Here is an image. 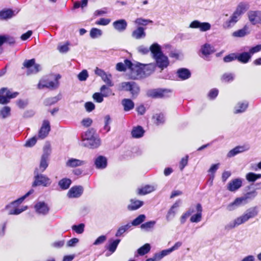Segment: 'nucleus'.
I'll list each match as a JSON object with an SVG mask.
<instances>
[{
  "label": "nucleus",
  "instance_id": "nucleus-58",
  "mask_svg": "<svg viewBox=\"0 0 261 261\" xmlns=\"http://www.w3.org/2000/svg\"><path fill=\"white\" fill-rule=\"evenodd\" d=\"M236 60H237V54L235 53L230 54L223 58V61L226 63L230 62Z\"/></svg>",
  "mask_w": 261,
  "mask_h": 261
},
{
  "label": "nucleus",
  "instance_id": "nucleus-43",
  "mask_svg": "<svg viewBox=\"0 0 261 261\" xmlns=\"http://www.w3.org/2000/svg\"><path fill=\"white\" fill-rule=\"evenodd\" d=\"M11 115V108L9 106H4L0 109V118L6 119Z\"/></svg>",
  "mask_w": 261,
  "mask_h": 261
},
{
  "label": "nucleus",
  "instance_id": "nucleus-26",
  "mask_svg": "<svg viewBox=\"0 0 261 261\" xmlns=\"http://www.w3.org/2000/svg\"><path fill=\"white\" fill-rule=\"evenodd\" d=\"M177 76L181 80H186L191 77V73L190 71L187 68H181L177 70Z\"/></svg>",
  "mask_w": 261,
  "mask_h": 261
},
{
  "label": "nucleus",
  "instance_id": "nucleus-7",
  "mask_svg": "<svg viewBox=\"0 0 261 261\" xmlns=\"http://www.w3.org/2000/svg\"><path fill=\"white\" fill-rule=\"evenodd\" d=\"M23 68L28 69L27 74H35L41 70V67L40 64H35V59L31 60H25L23 63Z\"/></svg>",
  "mask_w": 261,
  "mask_h": 261
},
{
  "label": "nucleus",
  "instance_id": "nucleus-44",
  "mask_svg": "<svg viewBox=\"0 0 261 261\" xmlns=\"http://www.w3.org/2000/svg\"><path fill=\"white\" fill-rule=\"evenodd\" d=\"M156 224L155 221H150L141 225V228L145 231H149L153 229Z\"/></svg>",
  "mask_w": 261,
  "mask_h": 261
},
{
  "label": "nucleus",
  "instance_id": "nucleus-14",
  "mask_svg": "<svg viewBox=\"0 0 261 261\" xmlns=\"http://www.w3.org/2000/svg\"><path fill=\"white\" fill-rule=\"evenodd\" d=\"M34 208L37 213L42 215H47L49 211L47 204L43 201H39L36 203Z\"/></svg>",
  "mask_w": 261,
  "mask_h": 261
},
{
  "label": "nucleus",
  "instance_id": "nucleus-23",
  "mask_svg": "<svg viewBox=\"0 0 261 261\" xmlns=\"http://www.w3.org/2000/svg\"><path fill=\"white\" fill-rule=\"evenodd\" d=\"M113 26L117 31L122 32L126 30L127 23L125 19H119L113 22Z\"/></svg>",
  "mask_w": 261,
  "mask_h": 261
},
{
  "label": "nucleus",
  "instance_id": "nucleus-16",
  "mask_svg": "<svg viewBox=\"0 0 261 261\" xmlns=\"http://www.w3.org/2000/svg\"><path fill=\"white\" fill-rule=\"evenodd\" d=\"M214 46L210 44L205 43L202 45L200 51L202 54V57L205 60H210L208 56L215 52Z\"/></svg>",
  "mask_w": 261,
  "mask_h": 261
},
{
  "label": "nucleus",
  "instance_id": "nucleus-42",
  "mask_svg": "<svg viewBox=\"0 0 261 261\" xmlns=\"http://www.w3.org/2000/svg\"><path fill=\"white\" fill-rule=\"evenodd\" d=\"M246 180L248 182H255L256 180L261 178V174H257L254 172H249L245 176Z\"/></svg>",
  "mask_w": 261,
  "mask_h": 261
},
{
  "label": "nucleus",
  "instance_id": "nucleus-54",
  "mask_svg": "<svg viewBox=\"0 0 261 261\" xmlns=\"http://www.w3.org/2000/svg\"><path fill=\"white\" fill-rule=\"evenodd\" d=\"M85 225L83 223H80L79 225H73L72 229L73 231L78 234L82 233L84 231Z\"/></svg>",
  "mask_w": 261,
  "mask_h": 261
},
{
  "label": "nucleus",
  "instance_id": "nucleus-64",
  "mask_svg": "<svg viewBox=\"0 0 261 261\" xmlns=\"http://www.w3.org/2000/svg\"><path fill=\"white\" fill-rule=\"evenodd\" d=\"M261 50V44H258L255 46L252 47L249 50V54L252 56L255 53H258Z\"/></svg>",
  "mask_w": 261,
  "mask_h": 261
},
{
  "label": "nucleus",
  "instance_id": "nucleus-49",
  "mask_svg": "<svg viewBox=\"0 0 261 261\" xmlns=\"http://www.w3.org/2000/svg\"><path fill=\"white\" fill-rule=\"evenodd\" d=\"M102 34V31L95 28H92L90 32V36L93 39L99 37Z\"/></svg>",
  "mask_w": 261,
  "mask_h": 261
},
{
  "label": "nucleus",
  "instance_id": "nucleus-60",
  "mask_svg": "<svg viewBox=\"0 0 261 261\" xmlns=\"http://www.w3.org/2000/svg\"><path fill=\"white\" fill-rule=\"evenodd\" d=\"M78 79L80 81H85L87 80L88 77V73L86 70H82L79 74H78Z\"/></svg>",
  "mask_w": 261,
  "mask_h": 261
},
{
  "label": "nucleus",
  "instance_id": "nucleus-34",
  "mask_svg": "<svg viewBox=\"0 0 261 261\" xmlns=\"http://www.w3.org/2000/svg\"><path fill=\"white\" fill-rule=\"evenodd\" d=\"M121 103L123 107L124 111L125 112L133 110L135 107L134 102L132 100L128 98H124L122 99Z\"/></svg>",
  "mask_w": 261,
  "mask_h": 261
},
{
  "label": "nucleus",
  "instance_id": "nucleus-20",
  "mask_svg": "<svg viewBox=\"0 0 261 261\" xmlns=\"http://www.w3.org/2000/svg\"><path fill=\"white\" fill-rule=\"evenodd\" d=\"M19 10L16 13L15 11L11 9H4L0 11V19L1 20H7L12 18L18 13Z\"/></svg>",
  "mask_w": 261,
  "mask_h": 261
},
{
  "label": "nucleus",
  "instance_id": "nucleus-57",
  "mask_svg": "<svg viewBox=\"0 0 261 261\" xmlns=\"http://www.w3.org/2000/svg\"><path fill=\"white\" fill-rule=\"evenodd\" d=\"M234 79V75L231 73H225L223 74L221 80L225 82H230Z\"/></svg>",
  "mask_w": 261,
  "mask_h": 261
},
{
  "label": "nucleus",
  "instance_id": "nucleus-52",
  "mask_svg": "<svg viewBox=\"0 0 261 261\" xmlns=\"http://www.w3.org/2000/svg\"><path fill=\"white\" fill-rule=\"evenodd\" d=\"M153 118L155 120V123L159 125L162 124L165 122V117L163 114H156L153 116Z\"/></svg>",
  "mask_w": 261,
  "mask_h": 261
},
{
  "label": "nucleus",
  "instance_id": "nucleus-40",
  "mask_svg": "<svg viewBox=\"0 0 261 261\" xmlns=\"http://www.w3.org/2000/svg\"><path fill=\"white\" fill-rule=\"evenodd\" d=\"M62 98V95L59 93L57 96L47 98L44 101V104L46 106H51L57 103Z\"/></svg>",
  "mask_w": 261,
  "mask_h": 261
},
{
  "label": "nucleus",
  "instance_id": "nucleus-33",
  "mask_svg": "<svg viewBox=\"0 0 261 261\" xmlns=\"http://www.w3.org/2000/svg\"><path fill=\"white\" fill-rule=\"evenodd\" d=\"M237 54V60L241 63H248L251 58V55L249 52H243Z\"/></svg>",
  "mask_w": 261,
  "mask_h": 261
},
{
  "label": "nucleus",
  "instance_id": "nucleus-38",
  "mask_svg": "<svg viewBox=\"0 0 261 261\" xmlns=\"http://www.w3.org/2000/svg\"><path fill=\"white\" fill-rule=\"evenodd\" d=\"M132 227V226H131L130 223H128L126 225L119 227L116 232L115 236L116 237H121L126 231L131 229Z\"/></svg>",
  "mask_w": 261,
  "mask_h": 261
},
{
  "label": "nucleus",
  "instance_id": "nucleus-29",
  "mask_svg": "<svg viewBox=\"0 0 261 261\" xmlns=\"http://www.w3.org/2000/svg\"><path fill=\"white\" fill-rule=\"evenodd\" d=\"M248 107V102L246 101L239 102L234 108V113L239 114L244 112Z\"/></svg>",
  "mask_w": 261,
  "mask_h": 261
},
{
  "label": "nucleus",
  "instance_id": "nucleus-55",
  "mask_svg": "<svg viewBox=\"0 0 261 261\" xmlns=\"http://www.w3.org/2000/svg\"><path fill=\"white\" fill-rule=\"evenodd\" d=\"M102 80L106 84L108 87H112L114 84L112 81V75L110 74H106L102 78Z\"/></svg>",
  "mask_w": 261,
  "mask_h": 261
},
{
  "label": "nucleus",
  "instance_id": "nucleus-9",
  "mask_svg": "<svg viewBox=\"0 0 261 261\" xmlns=\"http://www.w3.org/2000/svg\"><path fill=\"white\" fill-rule=\"evenodd\" d=\"M249 22L252 25L261 24V11L251 10L247 13Z\"/></svg>",
  "mask_w": 261,
  "mask_h": 261
},
{
  "label": "nucleus",
  "instance_id": "nucleus-17",
  "mask_svg": "<svg viewBox=\"0 0 261 261\" xmlns=\"http://www.w3.org/2000/svg\"><path fill=\"white\" fill-rule=\"evenodd\" d=\"M240 18L241 17L239 16L233 12L229 19L223 23V27L224 29H230L233 27Z\"/></svg>",
  "mask_w": 261,
  "mask_h": 261
},
{
  "label": "nucleus",
  "instance_id": "nucleus-12",
  "mask_svg": "<svg viewBox=\"0 0 261 261\" xmlns=\"http://www.w3.org/2000/svg\"><path fill=\"white\" fill-rule=\"evenodd\" d=\"M50 131V125L49 121L47 120H44L43 121L42 126L38 133V137L40 139H43L46 138Z\"/></svg>",
  "mask_w": 261,
  "mask_h": 261
},
{
  "label": "nucleus",
  "instance_id": "nucleus-15",
  "mask_svg": "<svg viewBox=\"0 0 261 261\" xmlns=\"http://www.w3.org/2000/svg\"><path fill=\"white\" fill-rule=\"evenodd\" d=\"M83 188L81 186H75L72 187L68 191L67 196L69 198H79L83 193Z\"/></svg>",
  "mask_w": 261,
  "mask_h": 261
},
{
  "label": "nucleus",
  "instance_id": "nucleus-10",
  "mask_svg": "<svg viewBox=\"0 0 261 261\" xmlns=\"http://www.w3.org/2000/svg\"><path fill=\"white\" fill-rule=\"evenodd\" d=\"M130 77L134 80L145 77L142 64L137 63L130 71Z\"/></svg>",
  "mask_w": 261,
  "mask_h": 261
},
{
  "label": "nucleus",
  "instance_id": "nucleus-32",
  "mask_svg": "<svg viewBox=\"0 0 261 261\" xmlns=\"http://www.w3.org/2000/svg\"><path fill=\"white\" fill-rule=\"evenodd\" d=\"M144 76L146 77L150 75L154 70L156 65L154 63H150L148 64H142Z\"/></svg>",
  "mask_w": 261,
  "mask_h": 261
},
{
  "label": "nucleus",
  "instance_id": "nucleus-35",
  "mask_svg": "<svg viewBox=\"0 0 261 261\" xmlns=\"http://www.w3.org/2000/svg\"><path fill=\"white\" fill-rule=\"evenodd\" d=\"M249 33L248 26L245 25L242 29L233 32L232 35L234 37H243L249 34Z\"/></svg>",
  "mask_w": 261,
  "mask_h": 261
},
{
  "label": "nucleus",
  "instance_id": "nucleus-48",
  "mask_svg": "<svg viewBox=\"0 0 261 261\" xmlns=\"http://www.w3.org/2000/svg\"><path fill=\"white\" fill-rule=\"evenodd\" d=\"M150 245L149 244H145L137 250V252L140 255H144L149 252L150 250Z\"/></svg>",
  "mask_w": 261,
  "mask_h": 261
},
{
  "label": "nucleus",
  "instance_id": "nucleus-3",
  "mask_svg": "<svg viewBox=\"0 0 261 261\" xmlns=\"http://www.w3.org/2000/svg\"><path fill=\"white\" fill-rule=\"evenodd\" d=\"M95 131L91 128L82 135V145L90 148H96L100 145V139L95 136Z\"/></svg>",
  "mask_w": 261,
  "mask_h": 261
},
{
  "label": "nucleus",
  "instance_id": "nucleus-22",
  "mask_svg": "<svg viewBox=\"0 0 261 261\" xmlns=\"http://www.w3.org/2000/svg\"><path fill=\"white\" fill-rule=\"evenodd\" d=\"M107 159L102 155L98 156L94 161V165L97 169H103L107 166Z\"/></svg>",
  "mask_w": 261,
  "mask_h": 261
},
{
  "label": "nucleus",
  "instance_id": "nucleus-53",
  "mask_svg": "<svg viewBox=\"0 0 261 261\" xmlns=\"http://www.w3.org/2000/svg\"><path fill=\"white\" fill-rule=\"evenodd\" d=\"M135 22L136 24H137L138 25L145 26L147 25L148 23H152L153 21L150 19H145L140 17L137 18L135 20Z\"/></svg>",
  "mask_w": 261,
  "mask_h": 261
},
{
  "label": "nucleus",
  "instance_id": "nucleus-61",
  "mask_svg": "<svg viewBox=\"0 0 261 261\" xmlns=\"http://www.w3.org/2000/svg\"><path fill=\"white\" fill-rule=\"evenodd\" d=\"M1 37L4 38V43L7 42L10 45L14 44L15 43V39L12 37L7 35H1Z\"/></svg>",
  "mask_w": 261,
  "mask_h": 261
},
{
  "label": "nucleus",
  "instance_id": "nucleus-28",
  "mask_svg": "<svg viewBox=\"0 0 261 261\" xmlns=\"http://www.w3.org/2000/svg\"><path fill=\"white\" fill-rule=\"evenodd\" d=\"M120 242V240L119 239L109 241V244L106 246V248L110 252V253H107L106 254L107 256H109L115 251Z\"/></svg>",
  "mask_w": 261,
  "mask_h": 261
},
{
  "label": "nucleus",
  "instance_id": "nucleus-31",
  "mask_svg": "<svg viewBox=\"0 0 261 261\" xmlns=\"http://www.w3.org/2000/svg\"><path fill=\"white\" fill-rule=\"evenodd\" d=\"M130 203L128 205L127 209L129 211H135L141 207L143 204L144 202L137 199H132L130 200Z\"/></svg>",
  "mask_w": 261,
  "mask_h": 261
},
{
  "label": "nucleus",
  "instance_id": "nucleus-1",
  "mask_svg": "<svg viewBox=\"0 0 261 261\" xmlns=\"http://www.w3.org/2000/svg\"><path fill=\"white\" fill-rule=\"evenodd\" d=\"M137 50L139 53L142 55L147 54L149 51L152 55V57L155 59L156 65L162 69L167 67L169 64L168 58L164 56L162 51L161 46L156 43L152 44L149 48L144 45H140L138 47Z\"/></svg>",
  "mask_w": 261,
  "mask_h": 261
},
{
  "label": "nucleus",
  "instance_id": "nucleus-56",
  "mask_svg": "<svg viewBox=\"0 0 261 261\" xmlns=\"http://www.w3.org/2000/svg\"><path fill=\"white\" fill-rule=\"evenodd\" d=\"M133 82H122L121 83L120 90L125 91H129Z\"/></svg>",
  "mask_w": 261,
  "mask_h": 261
},
{
  "label": "nucleus",
  "instance_id": "nucleus-6",
  "mask_svg": "<svg viewBox=\"0 0 261 261\" xmlns=\"http://www.w3.org/2000/svg\"><path fill=\"white\" fill-rule=\"evenodd\" d=\"M171 91L167 89H149L146 92V95L152 98H162L169 96Z\"/></svg>",
  "mask_w": 261,
  "mask_h": 261
},
{
  "label": "nucleus",
  "instance_id": "nucleus-63",
  "mask_svg": "<svg viewBox=\"0 0 261 261\" xmlns=\"http://www.w3.org/2000/svg\"><path fill=\"white\" fill-rule=\"evenodd\" d=\"M85 107L87 112H90L94 110L95 106L93 102L89 101L85 103Z\"/></svg>",
  "mask_w": 261,
  "mask_h": 261
},
{
  "label": "nucleus",
  "instance_id": "nucleus-41",
  "mask_svg": "<svg viewBox=\"0 0 261 261\" xmlns=\"http://www.w3.org/2000/svg\"><path fill=\"white\" fill-rule=\"evenodd\" d=\"M257 192L256 190L254 189L252 191H249L245 193L243 196V198L245 199L246 202L247 203L249 201L252 200L257 195Z\"/></svg>",
  "mask_w": 261,
  "mask_h": 261
},
{
  "label": "nucleus",
  "instance_id": "nucleus-46",
  "mask_svg": "<svg viewBox=\"0 0 261 261\" xmlns=\"http://www.w3.org/2000/svg\"><path fill=\"white\" fill-rule=\"evenodd\" d=\"M146 216L144 214L139 215L130 223L132 226H137L142 224L145 220Z\"/></svg>",
  "mask_w": 261,
  "mask_h": 261
},
{
  "label": "nucleus",
  "instance_id": "nucleus-5",
  "mask_svg": "<svg viewBox=\"0 0 261 261\" xmlns=\"http://www.w3.org/2000/svg\"><path fill=\"white\" fill-rule=\"evenodd\" d=\"M51 153L50 146L46 145L43 148V152L41 156L38 170L40 172H43L48 166L49 156Z\"/></svg>",
  "mask_w": 261,
  "mask_h": 261
},
{
  "label": "nucleus",
  "instance_id": "nucleus-45",
  "mask_svg": "<svg viewBox=\"0 0 261 261\" xmlns=\"http://www.w3.org/2000/svg\"><path fill=\"white\" fill-rule=\"evenodd\" d=\"M0 93L4 94L7 97H9L10 99L15 98L18 94L17 92L11 93L7 88H2L0 89Z\"/></svg>",
  "mask_w": 261,
  "mask_h": 261
},
{
  "label": "nucleus",
  "instance_id": "nucleus-62",
  "mask_svg": "<svg viewBox=\"0 0 261 261\" xmlns=\"http://www.w3.org/2000/svg\"><path fill=\"white\" fill-rule=\"evenodd\" d=\"M111 21V19L105 18H101L99 20H97L95 22V24L97 25H107Z\"/></svg>",
  "mask_w": 261,
  "mask_h": 261
},
{
  "label": "nucleus",
  "instance_id": "nucleus-18",
  "mask_svg": "<svg viewBox=\"0 0 261 261\" xmlns=\"http://www.w3.org/2000/svg\"><path fill=\"white\" fill-rule=\"evenodd\" d=\"M34 192V190L33 189H31L29 191H28L24 195L22 196L20 198L17 199L16 200H14L11 202L10 204H7L6 206L5 209V210H8L11 207H16L18 205H19L20 203L22 202V201L29 195L33 194Z\"/></svg>",
  "mask_w": 261,
  "mask_h": 261
},
{
  "label": "nucleus",
  "instance_id": "nucleus-11",
  "mask_svg": "<svg viewBox=\"0 0 261 261\" xmlns=\"http://www.w3.org/2000/svg\"><path fill=\"white\" fill-rule=\"evenodd\" d=\"M190 28L193 29H199L201 32H206L210 30L211 24L208 22H201L198 20H194L190 24Z\"/></svg>",
  "mask_w": 261,
  "mask_h": 261
},
{
  "label": "nucleus",
  "instance_id": "nucleus-19",
  "mask_svg": "<svg viewBox=\"0 0 261 261\" xmlns=\"http://www.w3.org/2000/svg\"><path fill=\"white\" fill-rule=\"evenodd\" d=\"M245 199L243 196L238 197L235 199L233 202L229 203L227 206V210L229 211H232L236 209L237 207L240 206L242 205L246 204Z\"/></svg>",
  "mask_w": 261,
  "mask_h": 261
},
{
  "label": "nucleus",
  "instance_id": "nucleus-27",
  "mask_svg": "<svg viewBox=\"0 0 261 261\" xmlns=\"http://www.w3.org/2000/svg\"><path fill=\"white\" fill-rule=\"evenodd\" d=\"M249 8L248 4L246 3H240L237 6L234 13H236L240 17L244 14Z\"/></svg>",
  "mask_w": 261,
  "mask_h": 261
},
{
  "label": "nucleus",
  "instance_id": "nucleus-4",
  "mask_svg": "<svg viewBox=\"0 0 261 261\" xmlns=\"http://www.w3.org/2000/svg\"><path fill=\"white\" fill-rule=\"evenodd\" d=\"M41 173L37 168L35 169L34 172V180L32 185V187L39 186L47 187L51 184V179L47 176Z\"/></svg>",
  "mask_w": 261,
  "mask_h": 261
},
{
  "label": "nucleus",
  "instance_id": "nucleus-59",
  "mask_svg": "<svg viewBox=\"0 0 261 261\" xmlns=\"http://www.w3.org/2000/svg\"><path fill=\"white\" fill-rule=\"evenodd\" d=\"M103 96L101 92H96L93 95V98L97 102L100 103L103 100Z\"/></svg>",
  "mask_w": 261,
  "mask_h": 261
},
{
  "label": "nucleus",
  "instance_id": "nucleus-51",
  "mask_svg": "<svg viewBox=\"0 0 261 261\" xmlns=\"http://www.w3.org/2000/svg\"><path fill=\"white\" fill-rule=\"evenodd\" d=\"M27 208V206L24 207V208H18L16 207H11L8 210L9 211L8 214L10 215H17L25 211Z\"/></svg>",
  "mask_w": 261,
  "mask_h": 261
},
{
  "label": "nucleus",
  "instance_id": "nucleus-8",
  "mask_svg": "<svg viewBox=\"0 0 261 261\" xmlns=\"http://www.w3.org/2000/svg\"><path fill=\"white\" fill-rule=\"evenodd\" d=\"M58 78H60L59 75L56 78L55 81H49L46 80H40L38 84V88L42 89L46 88L50 90H54L58 88L59 85Z\"/></svg>",
  "mask_w": 261,
  "mask_h": 261
},
{
  "label": "nucleus",
  "instance_id": "nucleus-50",
  "mask_svg": "<svg viewBox=\"0 0 261 261\" xmlns=\"http://www.w3.org/2000/svg\"><path fill=\"white\" fill-rule=\"evenodd\" d=\"M107 85H103L100 89V92L105 97H108L112 93V90Z\"/></svg>",
  "mask_w": 261,
  "mask_h": 261
},
{
  "label": "nucleus",
  "instance_id": "nucleus-30",
  "mask_svg": "<svg viewBox=\"0 0 261 261\" xmlns=\"http://www.w3.org/2000/svg\"><path fill=\"white\" fill-rule=\"evenodd\" d=\"M85 164V162L74 158L69 159L66 163V166L68 167L74 168L81 166Z\"/></svg>",
  "mask_w": 261,
  "mask_h": 261
},
{
  "label": "nucleus",
  "instance_id": "nucleus-2",
  "mask_svg": "<svg viewBox=\"0 0 261 261\" xmlns=\"http://www.w3.org/2000/svg\"><path fill=\"white\" fill-rule=\"evenodd\" d=\"M259 213V208L257 206L251 207L240 216L236 218L233 221L230 222L225 226V230H229L241 224H244L248 220L256 217Z\"/></svg>",
  "mask_w": 261,
  "mask_h": 261
},
{
  "label": "nucleus",
  "instance_id": "nucleus-37",
  "mask_svg": "<svg viewBox=\"0 0 261 261\" xmlns=\"http://www.w3.org/2000/svg\"><path fill=\"white\" fill-rule=\"evenodd\" d=\"M72 183L71 180L68 178H63L58 182V186L61 190L68 189Z\"/></svg>",
  "mask_w": 261,
  "mask_h": 261
},
{
  "label": "nucleus",
  "instance_id": "nucleus-24",
  "mask_svg": "<svg viewBox=\"0 0 261 261\" xmlns=\"http://www.w3.org/2000/svg\"><path fill=\"white\" fill-rule=\"evenodd\" d=\"M145 29L142 27H139L134 30L132 33V37L136 39H141L146 37Z\"/></svg>",
  "mask_w": 261,
  "mask_h": 261
},
{
  "label": "nucleus",
  "instance_id": "nucleus-25",
  "mask_svg": "<svg viewBox=\"0 0 261 261\" xmlns=\"http://www.w3.org/2000/svg\"><path fill=\"white\" fill-rule=\"evenodd\" d=\"M248 149V147L245 146H238L230 150L227 153V156L228 158L233 157L237 154L242 153Z\"/></svg>",
  "mask_w": 261,
  "mask_h": 261
},
{
  "label": "nucleus",
  "instance_id": "nucleus-21",
  "mask_svg": "<svg viewBox=\"0 0 261 261\" xmlns=\"http://www.w3.org/2000/svg\"><path fill=\"white\" fill-rule=\"evenodd\" d=\"M197 213L192 215L190 218V221L192 223H198L201 220L202 207L200 203L196 205Z\"/></svg>",
  "mask_w": 261,
  "mask_h": 261
},
{
  "label": "nucleus",
  "instance_id": "nucleus-13",
  "mask_svg": "<svg viewBox=\"0 0 261 261\" xmlns=\"http://www.w3.org/2000/svg\"><path fill=\"white\" fill-rule=\"evenodd\" d=\"M242 185L243 179L242 178H235L229 182L227 189L230 192H236L242 186Z\"/></svg>",
  "mask_w": 261,
  "mask_h": 261
},
{
  "label": "nucleus",
  "instance_id": "nucleus-39",
  "mask_svg": "<svg viewBox=\"0 0 261 261\" xmlns=\"http://www.w3.org/2000/svg\"><path fill=\"white\" fill-rule=\"evenodd\" d=\"M155 190V188L152 186L146 185L142 188L138 190V194L141 195H146Z\"/></svg>",
  "mask_w": 261,
  "mask_h": 261
},
{
  "label": "nucleus",
  "instance_id": "nucleus-47",
  "mask_svg": "<svg viewBox=\"0 0 261 261\" xmlns=\"http://www.w3.org/2000/svg\"><path fill=\"white\" fill-rule=\"evenodd\" d=\"M140 87L138 84H137L135 82H133V84L132 85V87H130L129 92L133 97H136L139 92H140Z\"/></svg>",
  "mask_w": 261,
  "mask_h": 261
},
{
  "label": "nucleus",
  "instance_id": "nucleus-36",
  "mask_svg": "<svg viewBox=\"0 0 261 261\" xmlns=\"http://www.w3.org/2000/svg\"><path fill=\"white\" fill-rule=\"evenodd\" d=\"M144 132L145 131L142 126H137L133 127L131 134L133 138H139L143 136Z\"/></svg>",
  "mask_w": 261,
  "mask_h": 261
}]
</instances>
